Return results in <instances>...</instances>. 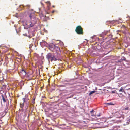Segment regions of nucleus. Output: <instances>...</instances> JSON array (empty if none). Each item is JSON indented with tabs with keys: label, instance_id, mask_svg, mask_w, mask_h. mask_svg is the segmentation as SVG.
Returning a JSON list of instances; mask_svg holds the SVG:
<instances>
[{
	"label": "nucleus",
	"instance_id": "obj_1",
	"mask_svg": "<svg viewBox=\"0 0 130 130\" xmlns=\"http://www.w3.org/2000/svg\"><path fill=\"white\" fill-rule=\"evenodd\" d=\"M48 48L52 52H55L57 53L60 54V48L54 44H50Z\"/></svg>",
	"mask_w": 130,
	"mask_h": 130
},
{
	"label": "nucleus",
	"instance_id": "obj_2",
	"mask_svg": "<svg viewBox=\"0 0 130 130\" xmlns=\"http://www.w3.org/2000/svg\"><path fill=\"white\" fill-rule=\"evenodd\" d=\"M35 12L32 10H29L23 13L22 15L28 16H33L35 15Z\"/></svg>",
	"mask_w": 130,
	"mask_h": 130
},
{
	"label": "nucleus",
	"instance_id": "obj_3",
	"mask_svg": "<svg viewBox=\"0 0 130 130\" xmlns=\"http://www.w3.org/2000/svg\"><path fill=\"white\" fill-rule=\"evenodd\" d=\"M75 31L78 34H83V29L80 25L76 27Z\"/></svg>",
	"mask_w": 130,
	"mask_h": 130
},
{
	"label": "nucleus",
	"instance_id": "obj_4",
	"mask_svg": "<svg viewBox=\"0 0 130 130\" xmlns=\"http://www.w3.org/2000/svg\"><path fill=\"white\" fill-rule=\"evenodd\" d=\"M115 116L116 118H122V119H123L124 118V115L121 114V112L119 111H117L115 113Z\"/></svg>",
	"mask_w": 130,
	"mask_h": 130
},
{
	"label": "nucleus",
	"instance_id": "obj_5",
	"mask_svg": "<svg viewBox=\"0 0 130 130\" xmlns=\"http://www.w3.org/2000/svg\"><path fill=\"white\" fill-rule=\"evenodd\" d=\"M55 56L52 53H49L46 55V58L49 60L51 61L54 60Z\"/></svg>",
	"mask_w": 130,
	"mask_h": 130
},
{
	"label": "nucleus",
	"instance_id": "obj_6",
	"mask_svg": "<svg viewBox=\"0 0 130 130\" xmlns=\"http://www.w3.org/2000/svg\"><path fill=\"white\" fill-rule=\"evenodd\" d=\"M31 20V23L30 25V27L33 26L36 22L35 17H30Z\"/></svg>",
	"mask_w": 130,
	"mask_h": 130
},
{
	"label": "nucleus",
	"instance_id": "obj_7",
	"mask_svg": "<svg viewBox=\"0 0 130 130\" xmlns=\"http://www.w3.org/2000/svg\"><path fill=\"white\" fill-rule=\"evenodd\" d=\"M22 99L24 102H27V101L29 100V99L28 98V96L27 95H25V97L23 98Z\"/></svg>",
	"mask_w": 130,
	"mask_h": 130
},
{
	"label": "nucleus",
	"instance_id": "obj_8",
	"mask_svg": "<svg viewBox=\"0 0 130 130\" xmlns=\"http://www.w3.org/2000/svg\"><path fill=\"white\" fill-rule=\"evenodd\" d=\"M2 81L1 80H0V83H1V87L2 89H5L6 88V85L5 84L2 83Z\"/></svg>",
	"mask_w": 130,
	"mask_h": 130
},
{
	"label": "nucleus",
	"instance_id": "obj_9",
	"mask_svg": "<svg viewBox=\"0 0 130 130\" xmlns=\"http://www.w3.org/2000/svg\"><path fill=\"white\" fill-rule=\"evenodd\" d=\"M110 32V30L109 31H105L102 32V34L103 35H105L107 34L108 33Z\"/></svg>",
	"mask_w": 130,
	"mask_h": 130
},
{
	"label": "nucleus",
	"instance_id": "obj_10",
	"mask_svg": "<svg viewBox=\"0 0 130 130\" xmlns=\"http://www.w3.org/2000/svg\"><path fill=\"white\" fill-rule=\"evenodd\" d=\"M23 72L24 73L25 75L26 74V72L25 71V69L23 68H22L21 72L23 73Z\"/></svg>",
	"mask_w": 130,
	"mask_h": 130
},
{
	"label": "nucleus",
	"instance_id": "obj_11",
	"mask_svg": "<svg viewBox=\"0 0 130 130\" xmlns=\"http://www.w3.org/2000/svg\"><path fill=\"white\" fill-rule=\"evenodd\" d=\"M24 102H23V103H21L20 104V108L22 109L24 106Z\"/></svg>",
	"mask_w": 130,
	"mask_h": 130
},
{
	"label": "nucleus",
	"instance_id": "obj_12",
	"mask_svg": "<svg viewBox=\"0 0 130 130\" xmlns=\"http://www.w3.org/2000/svg\"><path fill=\"white\" fill-rule=\"evenodd\" d=\"M1 96L2 98V99L3 101V102L4 103L6 102V100H5V98L4 96L3 95H1Z\"/></svg>",
	"mask_w": 130,
	"mask_h": 130
},
{
	"label": "nucleus",
	"instance_id": "obj_13",
	"mask_svg": "<svg viewBox=\"0 0 130 130\" xmlns=\"http://www.w3.org/2000/svg\"><path fill=\"white\" fill-rule=\"evenodd\" d=\"M124 89L123 88V87H122L119 90V92H123L124 91Z\"/></svg>",
	"mask_w": 130,
	"mask_h": 130
},
{
	"label": "nucleus",
	"instance_id": "obj_14",
	"mask_svg": "<svg viewBox=\"0 0 130 130\" xmlns=\"http://www.w3.org/2000/svg\"><path fill=\"white\" fill-rule=\"evenodd\" d=\"M25 7H26L28 9L30 8V5H27L25 6Z\"/></svg>",
	"mask_w": 130,
	"mask_h": 130
},
{
	"label": "nucleus",
	"instance_id": "obj_15",
	"mask_svg": "<svg viewBox=\"0 0 130 130\" xmlns=\"http://www.w3.org/2000/svg\"><path fill=\"white\" fill-rule=\"evenodd\" d=\"M95 91H92L91 92L89 93V95H91V94H92L93 93H94L95 92Z\"/></svg>",
	"mask_w": 130,
	"mask_h": 130
},
{
	"label": "nucleus",
	"instance_id": "obj_16",
	"mask_svg": "<svg viewBox=\"0 0 130 130\" xmlns=\"http://www.w3.org/2000/svg\"><path fill=\"white\" fill-rule=\"evenodd\" d=\"M128 109H129V107H127L126 108H125V110H128Z\"/></svg>",
	"mask_w": 130,
	"mask_h": 130
},
{
	"label": "nucleus",
	"instance_id": "obj_17",
	"mask_svg": "<svg viewBox=\"0 0 130 130\" xmlns=\"http://www.w3.org/2000/svg\"><path fill=\"white\" fill-rule=\"evenodd\" d=\"M46 3H47L48 4H49L50 5L51 4V3L49 1H47V2H46Z\"/></svg>",
	"mask_w": 130,
	"mask_h": 130
},
{
	"label": "nucleus",
	"instance_id": "obj_18",
	"mask_svg": "<svg viewBox=\"0 0 130 130\" xmlns=\"http://www.w3.org/2000/svg\"><path fill=\"white\" fill-rule=\"evenodd\" d=\"M34 100H35V99H33V100L32 101V103L33 104H34V103H35Z\"/></svg>",
	"mask_w": 130,
	"mask_h": 130
},
{
	"label": "nucleus",
	"instance_id": "obj_19",
	"mask_svg": "<svg viewBox=\"0 0 130 130\" xmlns=\"http://www.w3.org/2000/svg\"><path fill=\"white\" fill-rule=\"evenodd\" d=\"M100 116V113H99L98 115H96V116H98V117H99V116Z\"/></svg>",
	"mask_w": 130,
	"mask_h": 130
},
{
	"label": "nucleus",
	"instance_id": "obj_20",
	"mask_svg": "<svg viewBox=\"0 0 130 130\" xmlns=\"http://www.w3.org/2000/svg\"><path fill=\"white\" fill-rule=\"evenodd\" d=\"M93 111H94L93 110H92L91 111H90V112L91 113H92L93 112Z\"/></svg>",
	"mask_w": 130,
	"mask_h": 130
},
{
	"label": "nucleus",
	"instance_id": "obj_21",
	"mask_svg": "<svg viewBox=\"0 0 130 130\" xmlns=\"http://www.w3.org/2000/svg\"><path fill=\"white\" fill-rule=\"evenodd\" d=\"M32 33H33V36H34V32H32Z\"/></svg>",
	"mask_w": 130,
	"mask_h": 130
},
{
	"label": "nucleus",
	"instance_id": "obj_22",
	"mask_svg": "<svg viewBox=\"0 0 130 130\" xmlns=\"http://www.w3.org/2000/svg\"><path fill=\"white\" fill-rule=\"evenodd\" d=\"M52 7H55V6H52Z\"/></svg>",
	"mask_w": 130,
	"mask_h": 130
},
{
	"label": "nucleus",
	"instance_id": "obj_23",
	"mask_svg": "<svg viewBox=\"0 0 130 130\" xmlns=\"http://www.w3.org/2000/svg\"><path fill=\"white\" fill-rule=\"evenodd\" d=\"M29 37L30 38L31 37H31H30V36H29Z\"/></svg>",
	"mask_w": 130,
	"mask_h": 130
},
{
	"label": "nucleus",
	"instance_id": "obj_24",
	"mask_svg": "<svg viewBox=\"0 0 130 130\" xmlns=\"http://www.w3.org/2000/svg\"><path fill=\"white\" fill-rule=\"evenodd\" d=\"M121 122V121L120 120H119V121H118V122Z\"/></svg>",
	"mask_w": 130,
	"mask_h": 130
},
{
	"label": "nucleus",
	"instance_id": "obj_25",
	"mask_svg": "<svg viewBox=\"0 0 130 130\" xmlns=\"http://www.w3.org/2000/svg\"><path fill=\"white\" fill-rule=\"evenodd\" d=\"M54 12V11H53L52 12L53 13Z\"/></svg>",
	"mask_w": 130,
	"mask_h": 130
},
{
	"label": "nucleus",
	"instance_id": "obj_26",
	"mask_svg": "<svg viewBox=\"0 0 130 130\" xmlns=\"http://www.w3.org/2000/svg\"><path fill=\"white\" fill-rule=\"evenodd\" d=\"M60 86H63L62 85H60Z\"/></svg>",
	"mask_w": 130,
	"mask_h": 130
},
{
	"label": "nucleus",
	"instance_id": "obj_27",
	"mask_svg": "<svg viewBox=\"0 0 130 130\" xmlns=\"http://www.w3.org/2000/svg\"><path fill=\"white\" fill-rule=\"evenodd\" d=\"M23 7H24V6L23 5Z\"/></svg>",
	"mask_w": 130,
	"mask_h": 130
},
{
	"label": "nucleus",
	"instance_id": "obj_28",
	"mask_svg": "<svg viewBox=\"0 0 130 130\" xmlns=\"http://www.w3.org/2000/svg\"><path fill=\"white\" fill-rule=\"evenodd\" d=\"M118 61H119V62H120V61H120V60H119Z\"/></svg>",
	"mask_w": 130,
	"mask_h": 130
},
{
	"label": "nucleus",
	"instance_id": "obj_29",
	"mask_svg": "<svg viewBox=\"0 0 130 130\" xmlns=\"http://www.w3.org/2000/svg\"><path fill=\"white\" fill-rule=\"evenodd\" d=\"M55 60H56V58H55Z\"/></svg>",
	"mask_w": 130,
	"mask_h": 130
},
{
	"label": "nucleus",
	"instance_id": "obj_30",
	"mask_svg": "<svg viewBox=\"0 0 130 130\" xmlns=\"http://www.w3.org/2000/svg\"><path fill=\"white\" fill-rule=\"evenodd\" d=\"M29 48H31V47H29Z\"/></svg>",
	"mask_w": 130,
	"mask_h": 130
},
{
	"label": "nucleus",
	"instance_id": "obj_31",
	"mask_svg": "<svg viewBox=\"0 0 130 130\" xmlns=\"http://www.w3.org/2000/svg\"><path fill=\"white\" fill-rule=\"evenodd\" d=\"M123 26L125 27V26L124 25Z\"/></svg>",
	"mask_w": 130,
	"mask_h": 130
},
{
	"label": "nucleus",
	"instance_id": "obj_32",
	"mask_svg": "<svg viewBox=\"0 0 130 130\" xmlns=\"http://www.w3.org/2000/svg\"><path fill=\"white\" fill-rule=\"evenodd\" d=\"M28 103H29V102H28Z\"/></svg>",
	"mask_w": 130,
	"mask_h": 130
},
{
	"label": "nucleus",
	"instance_id": "obj_33",
	"mask_svg": "<svg viewBox=\"0 0 130 130\" xmlns=\"http://www.w3.org/2000/svg\"><path fill=\"white\" fill-rule=\"evenodd\" d=\"M129 120H130V119Z\"/></svg>",
	"mask_w": 130,
	"mask_h": 130
}]
</instances>
